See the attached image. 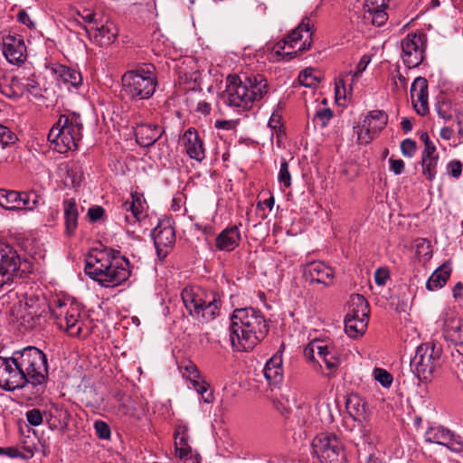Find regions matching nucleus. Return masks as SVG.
<instances>
[{
  "mask_svg": "<svg viewBox=\"0 0 463 463\" xmlns=\"http://www.w3.org/2000/svg\"><path fill=\"white\" fill-rule=\"evenodd\" d=\"M442 349L434 343H425L417 347L410 366L414 374L421 381H429L434 371L439 366Z\"/></svg>",
  "mask_w": 463,
  "mask_h": 463,
  "instance_id": "8",
  "label": "nucleus"
},
{
  "mask_svg": "<svg viewBox=\"0 0 463 463\" xmlns=\"http://www.w3.org/2000/svg\"><path fill=\"white\" fill-rule=\"evenodd\" d=\"M195 391L202 396L204 402L210 403L213 401V395L212 392H208L209 385L207 383L203 381L200 384H197Z\"/></svg>",
  "mask_w": 463,
  "mask_h": 463,
  "instance_id": "57",
  "label": "nucleus"
},
{
  "mask_svg": "<svg viewBox=\"0 0 463 463\" xmlns=\"http://www.w3.org/2000/svg\"><path fill=\"white\" fill-rule=\"evenodd\" d=\"M0 455H5L11 458L29 459L33 456V449L30 447L25 448V452L24 453L14 447L0 448Z\"/></svg>",
  "mask_w": 463,
  "mask_h": 463,
  "instance_id": "42",
  "label": "nucleus"
},
{
  "mask_svg": "<svg viewBox=\"0 0 463 463\" xmlns=\"http://www.w3.org/2000/svg\"><path fill=\"white\" fill-rule=\"evenodd\" d=\"M369 61L370 60L368 59L367 56L364 55L362 57V59L360 60L356 66V71L354 72V74L352 75L353 80L357 79L360 76V74L366 69Z\"/></svg>",
  "mask_w": 463,
  "mask_h": 463,
  "instance_id": "64",
  "label": "nucleus"
},
{
  "mask_svg": "<svg viewBox=\"0 0 463 463\" xmlns=\"http://www.w3.org/2000/svg\"><path fill=\"white\" fill-rule=\"evenodd\" d=\"M12 317L18 323L20 331H30L41 326L44 316L34 314L24 309L14 307L12 308Z\"/></svg>",
  "mask_w": 463,
  "mask_h": 463,
  "instance_id": "24",
  "label": "nucleus"
},
{
  "mask_svg": "<svg viewBox=\"0 0 463 463\" xmlns=\"http://www.w3.org/2000/svg\"><path fill=\"white\" fill-rule=\"evenodd\" d=\"M331 347L325 345L323 342H320L318 340L312 341L310 343V350H314L316 354L319 356V358H323V356L326 355L328 354V351Z\"/></svg>",
  "mask_w": 463,
  "mask_h": 463,
  "instance_id": "58",
  "label": "nucleus"
},
{
  "mask_svg": "<svg viewBox=\"0 0 463 463\" xmlns=\"http://www.w3.org/2000/svg\"><path fill=\"white\" fill-rule=\"evenodd\" d=\"M63 211L65 219V232L68 236H72L78 226L79 212L75 199L71 198L63 202Z\"/></svg>",
  "mask_w": 463,
  "mask_h": 463,
  "instance_id": "27",
  "label": "nucleus"
},
{
  "mask_svg": "<svg viewBox=\"0 0 463 463\" xmlns=\"http://www.w3.org/2000/svg\"><path fill=\"white\" fill-rule=\"evenodd\" d=\"M311 446L321 463H345L343 443L335 434L320 433L313 439Z\"/></svg>",
  "mask_w": 463,
  "mask_h": 463,
  "instance_id": "10",
  "label": "nucleus"
},
{
  "mask_svg": "<svg viewBox=\"0 0 463 463\" xmlns=\"http://www.w3.org/2000/svg\"><path fill=\"white\" fill-rule=\"evenodd\" d=\"M60 77L64 82L70 83L75 88L79 87L82 82L80 72L69 67H62Z\"/></svg>",
  "mask_w": 463,
  "mask_h": 463,
  "instance_id": "39",
  "label": "nucleus"
},
{
  "mask_svg": "<svg viewBox=\"0 0 463 463\" xmlns=\"http://www.w3.org/2000/svg\"><path fill=\"white\" fill-rule=\"evenodd\" d=\"M94 429H95L97 436L99 439H109L110 438V434H111L110 428L106 422H104L102 420H97L94 423Z\"/></svg>",
  "mask_w": 463,
  "mask_h": 463,
  "instance_id": "53",
  "label": "nucleus"
},
{
  "mask_svg": "<svg viewBox=\"0 0 463 463\" xmlns=\"http://www.w3.org/2000/svg\"><path fill=\"white\" fill-rule=\"evenodd\" d=\"M183 144L186 154L191 159L202 162L205 158V149L203 140L194 128H189L183 135Z\"/></svg>",
  "mask_w": 463,
  "mask_h": 463,
  "instance_id": "21",
  "label": "nucleus"
},
{
  "mask_svg": "<svg viewBox=\"0 0 463 463\" xmlns=\"http://www.w3.org/2000/svg\"><path fill=\"white\" fill-rule=\"evenodd\" d=\"M438 160L439 156L421 159L422 174L429 181H432L435 178Z\"/></svg>",
  "mask_w": 463,
  "mask_h": 463,
  "instance_id": "43",
  "label": "nucleus"
},
{
  "mask_svg": "<svg viewBox=\"0 0 463 463\" xmlns=\"http://www.w3.org/2000/svg\"><path fill=\"white\" fill-rule=\"evenodd\" d=\"M417 150L416 142L411 138H406L401 143V151L404 156L412 157Z\"/></svg>",
  "mask_w": 463,
  "mask_h": 463,
  "instance_id": "52",
  "label": "nucleus"
},
{
  "mask_svg": "<svg viewBox=\"0 0 463 463\" xmlns=\"http://www.w3.org/2000/svg\"><path fill=\"white\" fill-rule=\"evenodd\" d=\"M186 426H178L175 431V452L178 457L187 461V463H200L201 456L196 454L193 456V450L188 444L189 436Z\"/></svg>",
  "mask_w": 463,
  "mask_h": 463,
  "instance_id": "20",
  "label": "nucleus"
},
{
  "mask_svg": "<svg viewBox=\"0 0 463 463\" xmlns=\"http://www.w3.org/2000/svg\"><path fill=\"white\" fill-rule=\"evenodd\" d=\"M376 2H370L368 4L365 2L364 5V14L363 19L365 23L371 24L375 26L383 25L388 20V14L385 12V9L388 7V5L383 2L381 6H374Z\"/></svg>",
  "mask_w": 463,
  "mask_h": 463,
  "instance_id": "25",
  "label": "nucleus"
},
{
  "mask_svg": "<svg viewBox=\"0 0 463 463\" xmlns=\"http://www.w3.org/2000/svg\"><path fill=\"white\" fill-rule=\"evenodd\" d=\"M104 213H105V211H104L103 207H101V206L90 207L88 210V217L90 218V220L92 222H96L102 218V216L104 215Z\"/></svg>",
  "mask_w": 463,
  "mask_h": 463,
  "instance_id": "62",
  "label": "nucleus"
},
{
  "mask_svg": "<svg viewBox=\"0 0 463 463\" xmlns=\"http://www.w3.org/2000/svg\"><path fill=\"white\" fill-rule=\"evenodd\" d=\"M374 378L385 388L390 387L393 380L392 375L390 373L381 368H376L374 370Z\"/></svg>",
  "mask_w": 463,
  "mask_h": 463,
  "instance_id": "50",
  "label": "nucleus"
},
{
  "mask_svg": "<svg viewBox=\"0 0 463 463\" xmlns=\"http://www.w3.org/2000/svg\"><path fill=\"white\" fill-rule=\"evenodd\" d=\"M269 91L267 80L260 74L247 76L242 81L237 75L227 77V85L221 99L230 107L247 110Z\"/></svg>",
  "mask_w": 463,
  "mask_h": 463,
  "instance_id": "4",
  "label": "nucleus"
},
{
  "mask_svg": "<svg viewBox=\"0 0 463 463\" xmlns=\"http://www.w3.org/2000/svg\"><path fill=\"white\" fill-rule=\"evenodd\" d=\"M390 278V273L386 268H378L374 272V281L378 286L385 285Z\"/></svg>",
  "mask_w": 463,
  "mask_h": 463,
  "instance_id": "60",
  "label": "nucleus"
},
{
  "mask_svg": "<svg viewBox=\"0 0 463 463\" xmlns=\"http://www.w3.org/2000/svg\"><path fill=\"white\" fill-rule=\"evenodd\" d=\"M449 437H452V431L443 427H438L427 431L426 441L445 446V443L449 440Z\"/></svg>",
  "mask_w": 463,
  "mask_h": 463,
  "instance_id": "38",
  "label": "nucleus"
},
{
  "mask_svg": "<svg viewBox=\"0 0 463 463\" xmlns=\"http://www.w3.org/2000/svg\"><path fill=\"white\" fill-rule=\"evenodd\" d=\"M25 417L30 425L39 426L43 422V417H47V411L33 408L25 412Z\"/></svg>",
  "mask_w": 463,
  "mask_h": 463,
  "instance_id": "44",
  "label": "nucleus"
},
{
  "mask_svg": "<svg viewBox=\"0 0 463 463\" xmlns=\"http://www.w3.org/2000/svg\"><path fill=\"white\" fill-rule=\"evenodd\" d=\"M364 127L379 133L388 123V115L383 110H373L363 120Z\"/></svg>",
  "mask_w": 463,
  "mask_h": 463,
  "instance_id": "35",
  "label": "nucleus"
},
{
  "mask_svg": "<svg viewBox=\"0 0 463 463\" xmlns=\"http://www.w3.org/2000/svg\"><path fill=\"white\" fill-rule=\"evenodd\" d=\"M3 53L12 64H21L26 59V46L21 35H5L3 37Z\"/></svg>",
  "mask_w": 463,
  "mask_h": 463,
  "instance_id": "16",
  "label": "nucleus"
},
{
  "mask_svg": "<svg viewBox=\"0 0 463 463\" xmlns=\"http://www.w3.org/2000/svg\"><path fill=\"white\" fill-rule=\"evenodd\" d=\"M121 81L124 93L136 99H149L155 93L157 85L155 74L144 69L125 72Z\"/></svg>",
  "mask_w": 463,
  "mask_h": 463,
  "instance_id": "7",
  "label": "nucleus"
},
{
  "mask_svg": "<svg viewBox=\"0 0 463 463\" xmlns=\"http://www.w3.org/2000/svg\"><path fill=\"white\" fill-rule=\"evenodd\" d=\"M369 317H356L345 316V331L352 338H356L364 334L367 328Z\"/></svg>",
  "mask_w": 463,
  "mask_h": 463,
  "instance_id": "31",
  "label": "nucleus"
},
{
  "mask_svg": "<svg viewBox=\"0 0 463 463\" xmlns=\"http://www.w3.org/2000/svg\"><path fill=\"white\" fill-rule=\"evenodd\" d=\"M0 92L9 98V99H18L20 98V95L17 93V91L14 90L12 83L6 82V80H4L3 82H0Z\"/></svg>",
  "mask_w": 463,
  "mask_h": 463,
  "instance_id": "56",
  "label": "nucleus"
},
{
  "mask_svg": "<svg viewBox=\"0 0 463 463\" xmlns=\"http://www.w3.org/2000/svg\"><path fill=\"white\" fill-rule=\"evenodd\" d=\"M164 132V128L157 124H139L135 130L136 141L140 146L150 147Z\"/></svg>",
  "mask_w": 463,
  "mask_h": 463,
  "instance_id": "22",
  "label": "nucleus"
},
{
  "mask_svg": "<svg viewBox=\"0 0 463 463\" xmlns=\"http://www.w3.org/2000/svg\"><path fill=\"white\" fill-rule=\"evenodd\" d=\"M411 99L415 111L425 116L429 112L428 81L424 77H417L411 86Z\"/></svg>",
  "mask_w": 463,
  "mask_h": 463,
  "instance_id": "19",
  "label": "nucleus"
},
{
  "mask_svg": "<svg viewBox=\"0 0 463 463\" xmlns=\"http://www.w3.org/2000/svg\"><path fill=\"white\" fill-rule=\"evenodd\" d=\"M444 337L454 345L463 344V319L452 310H447L442 315Z\"/></svg>",
  "mask_w": 463,
  "mask_h": 463,
  "instance_id": "17",
  "label": "nucleus"
},
{
  "mask_svg": "<svg viewBox=\"0 0 463 463\" xmlns=\"http://www.w3.org/2000/svg\"><path fill=\"white\" fill-rule=\"evenodd\" d=\"M451 273L450 267L444 263L439 268H438L429 278L426 282V288L430 291H434L436 289L441 288L449 279Z\"/></svg>",
  "mask_w": 463,
  "mask_h": 463,
  "instance_id": "34",
  "label": "nucleus"
},
{
  "mask_svg": "<svg viewBox=\"0 0 463 463\" xmlns=\"http://www.w3.org/2000/svg\"><path fill=\"white\" fill-rule=\"evenodd\" d=\"M322 360L325 362L327 369L334 372L337 370L340 365V358L337 351L331 347L326 355L323 356Z\"/></svg>",
  "mask_w": 463,
  "mask_h": 463,
  "instance_id": "47",
  "label": "nucleus"
},
{
  "mask_svg": "<svg viewBox=\"0 0 463 463\" xmlns=\"http://www.w3.org/2000/svg\"><path fill=\"white\" fill-rule=\"evenodd\" d=\"M14 307L24 309L34 314L45 316L47 314V306L45 299L35 295L26 296L24 300H20ZM50 311L52 308L48 307Z\"/></svg>",
  "mask_w": 463,
  "mask_h": 463,
  "instance_id": "29",
  "label": "nucleus"
},
{
  "mask_svg": "<svg viewBox=\"0 0 463 463\" xmlns=\"http://www.w3.org/2000/svg\"><path fill=\"white\" fill-rule=\"evenodd\" d=\"M157 257L163 260L175 242V231L169 222L159 223L152 232Z\"/></svg>",
  "mask_w": 463,
  "mask_h": 463,
  "instance_id": "15",
  "label": "nucleus"
},
{
  "mask_svg": "<svg viewBox=\"0 0 463 463\" xmlns=\"http://www.w3.org/2000/svg\"><path fill=\"white\" fill-rule=\"evenodd\" d=\"M281 364L282 359L279 356H273L266 363L263 373L269 384L277 385L281 383L283 378Z\"/></svg>",
  "mask_w": 463,
  "mask_h": 463,
  "instance_id": "30",
  "label": "nucleus"
},
{
  "mask_svg": "<svg viewBox=\"0 0 463 463\" xmlns=\"http://www.w3.org/2000/svg\"><path fill=\"white\" fill-rule=\"evenodd\" d=\"M269 332L267 321L253 307L236 308L231 317L230 339L236 351H251Z\"/></svg>",
  "mask_w": 463,
  "mask_h": 463,
  "instance_id": "2",
  "label": "nucleus"
},
{
  "mask_svg": "<svg viewBox=\"0 0 463 463\" xmlns=\"http://www.w3.org/2000/svg\"><path fill=\"white\" fill-rule=\"evenodd\" d=\"M46 411L47 417L45 419L50 429H62L68 425L70 413L62 405L52 403L50 410Z\"/></svg>",
  "mask_w": 463,
  "mask_h": 463,
  "instance_id": "26",
  "label": "nucleus"
},
{
  "mask_svg": "<svg viewBox=\"0 0 463 463\" xmlns=\"http://www.w3.org/2000/svg\"><path fill=\"white\" fill-rule=\"evenodd\" d=\"M463 165L459 160H452L447 165L448 173L454 178H458L462 173Z\"/></svg>",
  "mask_w": 463,
  "mask_h": 463,
  "instance_id": "59",
  "label": "nucleus"
},
{
  "mask_svg": "<svg viewBox=\"0 0 463 463\" xmlns=\"http://www.w3.org/2000/svg\"><path fill=\"white\" fill-rule=\"evenodd\" d=\"M51 315L60 328H64L71 335H80L82 323L79 320L80 315L77 307L72 305L68 307L64 302L58 299L56 307L51 310Z\"/></svg>",
  "mask_w": 463,
  "mask_h": 463,
  "instance_id": "12",
  "label": "nucleus"
},
{
  "mask_svg": "<svg viewBox=\"0 0 463 463\" xmlns=\"http://www.w3.org/2000/svg\"><path fill=\"white\" fill-rule=\"evenodd\" d=\"M131 202H125L123 207L126 211H130L134 218L139 220L143 214V204L140 195L137 193L131 194Z\"/></svg>",
  "mask_w": 463,
  "mask_h": 463,
  "instance_id": "40",
  "label": "nucleus"
},
{
  "mask_svg": "<svg viewBox=\"0 0 463 463\" xmlns=\"http://www.w3.org/2000/svg\"><path fill=\"white\" fill-rule=\"evenodd\" d=\"M298 81L301 85L308 88L316 87L318 84V80L313 75L312 69H306L300 72Z\"/></svg>",
  "mask_w": 463,
  "mask_h": 463,
  "instance_id": "48",
  "label": "nucleus"
},
{
  "mask_svg": "<svg viewBox=\"0 0 463 463\" xmlns=\"http://www.w3.org/2000/svg\"><path fill=\"white\" fill-rule=\"evenodd\" d=\"M19 203H21V208L28 211H33L38 207L41 201H43L42 196L36 191H29V192H20Z\"/></svg>",
  "mask_w": 463,
  "mask_h": 463,
  "instance_id": "37",
  "label": "nucleus"
},
{
  "mask_svg": "<svg viewBox=\"0 0 463 463\" xmlns=\"http://www.w3.org/2000/svg\"><path fill=\"white\" fill-rule=\"evenodd\" d=\"M402 58L408 69L421 64L427 48V35L423 33H411L401 43Z\"/></svg>",
  "mask_w": 463,
  "mask_h": 463,
  "instance_id": "11",
  "label": "nucleus"
},
{
  "mask_svg": "<svg viewBox=\"0 0 463 463\" xmlns=\"http://www.w3.org/2000/svg\"><path fill=\"white\" fill-rule=\"evenodd\" d=\"M312 28L313 24L310 20V17L305 16L300 24L298 25L297 28L292 30L282 42H279L277 43L278 51L279 52L280 49H284L286 45H289L290 47H294V44H296L298 42H299L303 35L302 33L305 32L308 33V41L306 39L303 43L298 48V51L295 52L297 53L298 52H302L307 50H309L312 44Z\"/></svg>",
  "mask_w": 463,
  "mask_h": 463,
  "instance_id": "14",
  "label": "nucleus"
},
{
  "mask_svg": "<svg viewBox=\"0 0 463 463\" xmlns=\"http://www.w3.org/2000/svg\"><path fill=\"white\" fill-rule=\"evenodd\" d=\"M20 192L14 190L0 189V205L10 211L20 210Z\"/></svg>",
  "mask_w": 463,
  "mask_h": 463,
  "instance_id": "36",
  "label": "nucleus"
},
{
  "mask_svg": "<svg viewBox=\"0 0 463 463\" xmlns=\"http://www.w3.org/2000/svg\"><path fill=\"white\" fill-rule=\"evenodd\" d=\"M348 307V312L345 316H353L356 317H369V303L361 294L351 295Z\"/></svg>",
  "mask_w": 463,
  "mask_h": 463,
  "instance_id": "32",
  "label": "nucleus"
},
{
  "mask_svg": "<svg viewBox=\"0 0 463 463\" xmlns=\"http://www.w3.org/2000/svg\"><path fill=\"white\" fill-rule=\"evenodd\" d=\"M23 379L24 374L20 373L14 354L11 357L0 356V388L7 392L22 389L26 392Z\"/></svg>",
  "mask_w": 463,
  "mask_h": 463,
  "instance_id": "13",
  "label": "nucleus"
},
{
  "mask_svg": "<svg viewBox=\"0 0 463 463\" xmlns=\"http://www.w3.org/2000/svg\"><path fill=\"white\" fill-rule=\"evenodd\" d=\"M278 180L284 187L288 188L291 186V175L288 169V163L286 159L280 162V168L278 175Z\"/></svg>",
  "mask_w": 463,
  "mask_h": 463,
  "instance_id": "45",
  "label": "nucleus"
},
{
  "mask_svg": "<svg viewBox=\"0 0 463 463\" xmlns=\"http://www.w3.org/2000/svg\"><path fill=\"white\" fill-rule=\"evenodd\" d=\"M345 409L354 420H361L366 413V402L359 395L352 393L345 400Z\"/></svg>",
  "mask_w": 463,
  "mask_h": 463,
  "instance_id": "33",
  "label": "nucleus"
},
{
  "mask_svg": "<svg viewBox=\"0 0 463 463\" xmlns=\"http://www.w3.org/2000/svg\"><path fill=\"white\" fill-rule=\"evenodd\" d=\"M397 78H392V91L399 93L400 91H406L407 79L400 72L399 69L396 70Z\"/></svg>",
  "mask_w": 463,
  "mask_h": 463,
  "instance_id": "54",
  "label": "nucleus"
},
{
  "mask_svg": "<svg viewBox=\"0 0 463 463\" xmlns=\"http://www.w3.org/2000/svg\"><path fill=\"white\" fill-rule=\"evenodd\" d=\"M18 137L8 127L0 123V146L3 149L14 145Z\"/></svg>",
  "mask_w": 463,
  "mask_h": 463,
  "instance_id": "41",
  "label": "nucleus"
},
{
  "mask_svg": "<svg viewBox=\"0 0 463 463\" xmlns=\"http://www.w3.org/2000/svg\"><path fill=\"white\" fill-rule=\"evenodd\" d=\"M390 163V169L392 171L395 175H401L404 169V162L402 159H389Z\"/></svg>",
  "mask_w": 463,
  "mask_h": 463,
  "instance_id": "63",
  "label": "nucleus"
},
{
  "mask_svg": "<svg viewBox=\"0 0 463 463\" xmlns=\"http://www.w3.org/2000/svg\"><path fill=\"white\" fill-rule=\"evenodd\" d=\"M77 15L80 16L87 23H97L95 16L96 13L89 8H83L82 10L76 9Z\"/></svg>",
  "mask_w": 463,
  "mask_h": 463,
  "instance_id": "61",
  "label": "nucleus"
},
{
  "mask_svg": "<svg viewBox=\"0 0 463 463\" xmlns=\"http://www.w3.org/2000/svg\"><path fill=\"white\" fill-rule=\"evenodd\" d=\"M304 278L309 283L329 286L333 282V269L321 261H312L304 268Z\"/></svg>",
  "mask_w": 463,
  "mask_h": 463,
  "instance_id": "18",
  "label": "nucleus"
},
{
  "mask_svg": "<svg viewBox=\"0 0 463 463\" xmlns=\"http://www.w3.org/2000/svg\"><path fill=\"white\" fill-rule=\"evenodd\" d=\"M445 447L455 453H460L463 451V438L452 432V437H449Z\"/></svg>",
  "mask_w": 463,
  "mask_h": 463,
  "instance_id": "49",
  "label": "nucleus"
},
{
  "mask_svg": "<svg viewBox=\"0 0 463 463\" xmlns=\"http://www.w3.org/2000/svg\"><path fill=\"white\" fill-rule=\"evenodd\" d=\"M241 233L236 225L222 230L215 239V247L219 250L232 251L241 241Z\"/></svg>",
  "mask_w": 463,
  "mask_h": 463,
  "instance_id": "23",
  "label": "nucleus"
},
{
  "mask_svg": "<svg viewBox=\"0 0 463 463\" xmlns=\"http://www.w3.org/2000/svg\"><path fill=\"white\" fill-rule=\"evenodd\" d=\"M24 90L34 97H40L42 95L40 85L35 80L33 75L27 78L26 83L24 84Z\"/></svg>",
  "mask_w": 463,
  "mask_h": 463,
  "instance_id": "55",
  "label": "nucleus"
},
{
  "mask_svg": "<svg viewBox=\"0 0 463 463\" xmlns=\"http://www.w3.org/2000/svg\"><path fill=\"white\" fill-rule=\"evenodd\" d=\"M82 129L83 124L79 113L61 115L58 122L51 128L48 140L59 146L60 153L76 150L83 136Z\"/></svg>",
  "mask_w": 463,
  "mask_h": 463,
  "instance_id": "6",
  "label": "nucleus"
},
{
  "mask_svg": "<svg viewBox=\"0 0 463 463\" xmlns=\"http://www.w3.org/2000/svg\"><path fill=\"white\" fill-rule=\"evenodd\" d=\"M30 267V263L26 260H22L13 247L0 241V289L15 278H22Z\"/></svg>",
  "mask_w": 463,
  "mask_h": 463,
  "instance_id": "9",
  "label": "nucleus"
},
{
  "mask_svg": "<svg viewBox=\"0 0 463 463\" xmlns=\"http://www.w3.org/2000/svg\"><path fill=\"white\" fill-rule=\"evenodd\" d=\"M183 303L189 314L204 321L213 320L219 314L221 299L213 290L201 287H185L181 292Z\"/></svg>",
  "mask_w": 463,
  "mask_h": 463,
  "instance_id": "5",
  "label": "nucleus"
},
{
  "mask_svg": "<svg viewBox=\"0 0 463 463\" xmlns=\"http://www.w3.org/2000/svg\"><path fill=\"white\" fill-rule=\"evenodd\" d=\"M333 117V111L328 108L319 109L313 117V121L321 128H326Z\"/></svg>",
  "mask_w": 463,
  "mask_h": 463,
  "instance_id": "46",
  "label": "nucleus"
},
{
  "mask_svg": "<svg viewBox=\"0 0 463 463\" xmlns=\"http://www.w3.org/2000/svg\"><path fill=\"white\" fill-rule=\"evenodd\" d=\"M15 363L20 373L24 374L25 389L36 399L44 392V384L48 380V363L46 354L35 346H27L14 352Z\"/></svg>",
  "mask_w": 463,
  "mask_h": 463,
  "instance_id": "3",
  "label": "nucleus"
},
{
  "mask_svg": "<svg viewBox=\"0 0 463 463\" xmlns=\"http://www.w3.org/2000/svg\"><path fill=\"white\" fill-rule=\"evenodd\" d=\"M357 131V139L361 144H369L373 137L377 134L373 131V129H369V128L364 127V122L361 127H358Z\"/></svg>",
  "mask_w": 463,
  "mask_h": 463,
  "instance_id": "51",
  "label": "nucleus"
},
{
  "mask_svg": "<svg viewBox=\"0 0 463 463\" xmlns=\"http://www.w3.org/2000/svg\"><path fill=\"white\" fill-rule=\"evenodd\" d=\"M118 30L117 26L109 21L94 31V41L100 46L109 45L117 39Z\"/></svg>",
  "mask_w": 463,
  "mask_h": 463,
  "instance_id": "28",
  "label": "nucleus"
},
{
  "mask_svg": "<svg viewBox=\"0 0 463 463\" xmlns=\"http://www.w3.org/2000/svg\"><path fill=\"white\" fill-rule=\"evenodd\" d=\"M128 259L113 248L93 249L86 257L84 271L104 288L121 285L131 275Z\"/></svg>",
  "mask_w": 463,
  "mask_h": 463,
  "instance_id": "1",
  "label": "nucleus"
}]
</instances>
